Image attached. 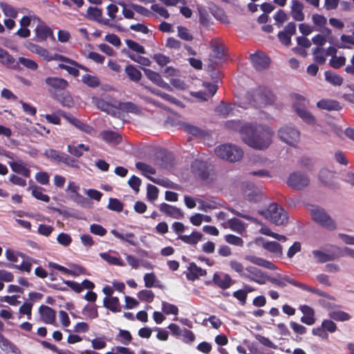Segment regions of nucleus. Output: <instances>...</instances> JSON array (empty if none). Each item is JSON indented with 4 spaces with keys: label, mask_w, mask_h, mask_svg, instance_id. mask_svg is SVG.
<instances>
[{
    "label": "nucleus",
    "mask_w": 354,
    "mask_h": 354,
    "mask_svg": "<svg viewBox=\"0 0 354 354\" xmlns=\"http://www.w3.org/2000/svg\"><path fill=\"white\" fill-rule=\"evenodd\" d=\"M212 282L214 285L223 290H226L230 288L234 283L229 274L218 272H214Z\"/></svg>",
    "instance_id": "15"
},
{
    "label": "nucleus",
    "mask_w": 354,
    "mask_h": 354,
    "mask_svg": "<svg viewBox=\"0 0 354 354\" xmlns=\"http://www.w3.org/2000/svg\"><path fill=\"white\" fill-rule=\"evenodd\" d=\"M178 36L183 40L191 41L193 40L194 37L191 34L189 30L186 27L179 26L177 27Z\"/></svg>",
    "instance_id": "55"
},
{
    "label": "nucleus",
    "mask_w": 354,
    "mask_h": 354,
    "mask_svg": "<svg viewBox=\"0 0 354 354\" xmlns=\"http://www.w3.org/2000/svg\"><path fill=\"white\" fill-rule=\"evenodd\" d=\"M138 297L142 301L151 303L153 300L154 293L150 290H142L138 292Z\"/></svg>",
    "instance_id": "58"
},
{
    "label": "nucleus",
    "mask_w": 354,
    "mask_h": 354,
    "mask_svg": "<svg viewBox=\"0 0 354 354\" xmlns=\"http://www.w3.org/2000/svg\"><path fill=\"white\" fill-rule=\"evenodd\" d=\"M304 5L301 2L298 0H292L291 1L290 7V15L297 21H302L305 19V15L304 13Z\"/></svg>",
    "instance_id": "24"
},
{
    "label": "nucleus",
    "mask_w": 354,
    "mask_h": 354,
    "mask_svg": "<svg viewBox=\"0 0 354 354\" xmlns=\"http://www.w3.org/2000/svg\"><path fill=\"white\" fill-rule=\"evenodd\" d=\"M283 280L286 281L287 283L295 286V287H297V288H299L304 290H306V291H308V292H313L314 294H316L319 296H322V297H326V298H328V299H333V297L329 295L328 294L327 292H324V291H322L321 290H319V289H317V288H313V287H310V286H308L303 283H301V282H299L289 277H284L283 278Z\"/></svg>",
    "instance_id": "17"
},
{
    "label": "nucleus",
    "mask_w": 354,
    "mask_h": 354,
    "mask_svg": "<svg viewBox=\"0 0 354 354\" xmlns=\"http://www.w3.org/2000/svg\"><path fill=\"white\" fill-rule=\"evenodd\" d=\"M314 55L313 60L317 64L322 65L326 61V56L324 53V49L320 47H316L312 50Z\"/></svg>",
    "instance_id": "44"
},
{
    "label": "nucleus",
    "mask_w": 354,
    "mask_h": 354,
    "mask_svg": "<svg viewBox=\"0 0 354 354\" xmlns=\"http://www.w3.org/2000/svg\"><path fill=\"white\" fill-rule=\"evenodd\" d=\"M55 97L64 106L71 107L73 105V98L67 93L57 94Z\"/></svg>",
    "instance_id": "46"
},
{
    "label": "nucleus",
    "mask_w": 354,
    "mask_h": 354,
    "mask_svg": "<svg viewBox=\"0 0 354 354\" xmlns=\"http://www.w3.org/2000/svg\"><path fill=\"white\" fill-rule=\"evenodd\" d=\"M126 44L130 49L138 53L145 54L146 53L145 48L133 40L127 39Z\"/></svg>",
    "instance_id": "62"
},
{
    "label": "nucleus",
    "mask_w": 354,
    "mask_h": 354,
    "mask_svg": "<svg viewBox=\"0 0 354 354\" xmlns=\"http://www.w3.org/2000/svg\"><path fill=\"white\" fill-rule=\"evenodd\" d=\"M101 258L109 263L110 265L124 266L125 263L120 258L113 257L108 252H102L100 254Z\"/></svg>",
    "instance_id": "47"
},
{
    "label": "nucleus",
    "mask_w": 354,
    "mask_h": 354,
    "mask_svg": "<svg viewBox=\"0 0 354 354\" xmlns=\"http://www.w3.org/2000/svg\"><path fill=\"white\" fill-rule=\"evenodd\" d=\"M233 109L234 108L230 104H226L223 101H221L219 104L216 106L214 111L218 115L225 118L230 114Z\"/></svg>",
    "instance_id": "43"
},
{
    "label": "nucleus",
    "mask_w": 354,
    "mask_h": 354,
    "mask_svg": "<svg viewBox=\"0 0 354 354\" xmlns=\"http://www.w3.org/2000/svg\"><path fill=\"white\" fill-rule=\"evenodd\" d=\"M28 48L32 53H36L41 57L44 60L47 62H50L53 60H67L66 57L59 54H55L53 55L46 48L33 43H30Z\"/></svg>",
    "instance_id": "12"
},
{
    "label": "nucleus",
    "mask_w": 354,
    "mask_h": 354,
    "mask_svg": "<svg viewBox=\"0 0 354 354\" xmlns=\"http://www.w3.org/2000/svg\"><path fill=\"white\" fill-rule=\"evenodd\" d=\"M162 310L166 315L172 314L177 315L178 314V307L176 305L167 301H162Z\"/></svg>",
    "instance_id": "57"
},
{
    "label": "nucleus",
    "mask_w": 354,
    "mask_h": 354,
    "mask_svg": "<svg viewBox=\"0 0 354 354\" xmlns=\"http://www.w3.org/2000/svg\"><path fill=\"white\" fill-rule=\"evenodd\" d=\"M263 248L268 252L274 254L276 257H281L283 254L282 246L276 241H263Z\"/></svg>",
    "instance_id": "32"
},
{
    "label": "nucleus",
    "mask_w": 354,
    "mask_h": 354,
    "mask_svg": "<svg viewBox=\"0 0 354 354\" xmlns=\"http://www.w3.org/2000/svg\"><path fill=\"white\" fill-rule=\"evenodd\" d=\"M93 101L96 106L104 112L109 113L113 109L112 105L103 99L96 97Z\"/></svg>",
    "instance_id": "56"
},
{
    "label": "nucleus",
    "mask_w": 354,
    "mask_h": 354,
    "mask_svg": "<svg viewBox=\"0 0 354 354\" xmlns=\"http://www.w3.org/2000/svg\"><path fill=\"white\" fill-rule=\"evenodd\" d=\"M136 167L138 169L142 171V174L145 176L148 179L151 180L152 182L160 185L159 180L154 179L152 177H150L147 175V174H155L156 173V169L152 167L151 166L147 165V163H145L143 162H138L136 164Z\"/></svg>",
    "instance_id": "31"
},
{
    "label": "nucleus",
    "mask_w": 354,
    "mask_h": 354,
    "mask_svg": "<svg viewBox=\"0 0 354 354\" xmlns=\"http://www.w3.org/2000/svg\"><path fill=\"white\" fill-rule=\"evenodd\" d=\"M28 190H32V195L37 200L48 203L50 197L42 193L43 188L37 185L29 186Z\"/></svg>",
    "instance_id": "42"
},
{
    "label": "nucleus",
    "mask_w": 354,
    "mask_h": 354,
    "mask_svg": "<svg viewBox=\"0 0 354 354\" xmlns=\"http://www.w3.org/2000/svg\"><path fill=\"white\" fill-rule=\"evenodd\" d=\"M125 73L130 79V80L138 82L142 78L141 72L134 66L129 64L125 68Z\"/></svg>",
    "instance_id": "39"
},
{
    "label": "nucleus",
    "mask_w": 354,
    "mask_h": 354,
    "mask_svg": "<svg viewBox=\"0 0 354 354\" xmlns=\"http://www.w3.org/2000/svg\"><path fill=\"white\" fill-rule=\"evenodd\" d=\"M245 271L247 272L243 275V278L245 279L256 282L260 285L265 284L268 281V276L256 267L248 266L245 268Z\"/></svg>",
    "instance_id": "13"
},
{
    "label": "nucleus",
    "mask_w": 354,
    "mask_h": 354,
    "mask_svg": "<svg viewBox=\"0 0 354 354\" xmlns=\"http://www.w3.org/2000/svg\"><path fill=\"white\" fill-rule=\"evenodd\" d=\"M62 115L69 123L87 134L92 135L95 131L93 127L84 123L71 114L64 113Z\"/></svg>",
    "instance_id": "18"
},
{
    "label": "nucleus",
    "mask_w": 354,
    "mask_h": 354,
    "mask_svg": "<svg viewBox=\"0 0 354 354\" xmlns=\"http://www.w3.org/2000/svg\"><path fill=\"white\" fill-rule=\"evenodd\" d=\"M206 274V270L198 267L194 262L189 263L187 272L186 273V277L188 280L194 281L199 277H205Z\"/></svg>",
    "instance_id": "22"
},
{
    "label": "nucleus",
    "mask_w": 354,
    "mask_h": 354,
    "mask_svg": "<svg viewBox=\"0 0 354 354\" xmlns=\"http://www.w3.org/2000/svg\"><path fill=\"white\" fill-rule=\"evenodd\" d=\"M82 314L91 319H96L99 316L96 305H86L82 310Z\"/></svg>",
    "instance_id": "50"
},
{
    "label": "nucleus",
    "mask_w": 354,
    "mask_h": 354,
    "mask_svg": "<svg viewBox=\"0 0 354 354\" xmlns=\"http://www.w3.org/2000/svg\"><path fill=\"white\" fill-rule=\"evenodd\" d=\"M39 313L43 322L46 324H54L56 320V312L52 308L42 305L39 307Z\"/></svg>",
    "instance_id": "27"
},
{
    "label": "nucleus",
    "mask_w": 354,
    "mask_h": 354,
    "mask_svg": "<svg viewBox=\"0 0 354 354\" xmlns=\"http://www.w3.org/2000/svg\"><path fill=\"white\" fill-rule=\"evenodd\" d=\"M299 310L304 314L301 317V322L306 325L311 326L315 323L314 309L308 305H301Z\"/></svg>",
    "instance_id": "25"
},
{
    "label": "nucleus",
    "mask_w": 354,
    "mask_h": 354,
    "mask_svg": "<svg viewBox=\"0 0 354 354\" xmlns=\"http://www.w3.org/2000/svg\"><path fill=\"white\" fill-rule=\"evenodd\" d=\"M107 208L117 212H121L124 208V204L118 198H110Z\"/></svg>",
    "instance_id": "51"
},
{
    "label": "nucleus",
    "mask_w": 354,
    "mask_h": 354,
    "mask_svg": "<svg viewBox=\"0 0 354 354\" xmlns=\"http://www.w3.org/2000/svg\"><path fill=\"white\" fill-rule=\"evenodd\" d=\"M312 253L318 263H324L343 257V253L341 251V248L336 245L330 246V248L327 249L326 252H323L319 250H315L312 251Z\"/></svg>",
    "instance_id": "6"
},
{
    "label": "nucleus",
    "mask_w": 354,
    "mask_h": 354,
    "mask_svg": "<svg viewBox=\"0 0 354 354\" xmlns=\"http://www.w3.org/2000/svg\"><path fill=\"white\" fill-rule=\"evenodd\" d=\"M245 97L249 104L257 109L264 107L274 101V95L269 88L265 86H259L248 91L245 93Z\"/></svg>",
    "instance_id": "2"
},
{
    "label": "nucleus",
    "mask_w": 354,
    "mask_h": 354,
    "mask_svg": "<svg viewBox=\"0 0 354 354\" xmlns=\"http://www.w3.org/2000/svg\"><path fill=\"white\" fill-rule=\"evenodd\" d=\"M279 136L284 142L295 146L300 139L299 131L294 127H283L279 130Z\"/></svg>",
    "instance_id": "10"
},
{
    "label": "nucleus",
    "mask_w": 354,
    "mask_h": 354,
    "mask_svg": "<svg viewBox=\"0 0 354 354\" xmlns=\"http://www.w3.org/2000/svg\"><path fill=\"white\" fill-rule=\"evenodd\" d=\"M68 151L73 156L80 158L84 151H89V147L84 144H79L78 145H68L67 147Z\"/></svg>",
    "instance_id": "37"
},
{
    "label": "nucleus",
    "mask_w": 354,
    "mask_h": 354,
    "mask_svg": "<svg viewBox=\"0 0 354 354\" xmlns=\"http://www.w3.org/2000/svg\"><path fill=\"white\" fill-rule=\"evenodd\" d=\"M45 82L50 87L48 91L55 95H57V92L64 91L68 86V82L66 80L57 77H48Z\"/></svg>",
    "instance_id": "14"
},
{
    "label": "nucleus",
    "mask_w": 354,
    "mask_h": 354,
    "mask_svg": "<svg viewBox=\"0 0 354 354\" xmlns=\"http://www.w3.org/2000/svg\"><path fill=\"white\" fill-rule=\"evenodd\" d=\"M215 153L222 159L230 162H236L243 157V151L235 145L225 144L216 147Z\"/></svg>",
    "instance_id": "5"
},
{
    "label": "nucleus",
    "mask_w": 354,
    "mask_h": 354,
    "mask_svg": "<svg viewBox=\"0 0 354 354\" xmlns=\"http://www.w3.org/2000/svg\"><path fill=\"white\" fill-rule=\"evenodd\" d=\"M120 106L121 109L132 113H137L140 111V108L131 102L121 103Z\"/></svg>",
    "instance_id": "64"
},
{
    "label": "nucleus",
    "mask_w": 354,
    "mask_h": 354,
    "mask_svg": "<svg viewBox=\"0 0 354 354\" xmlns=\"http://www.w3.org/2000/svg\"><path fill=\"white\" fill-rule=\"evenodd\" d=\"M102 15V10L97 7H89L87 10V17L89 19L100 21Z\"/></svg>",
    "instance_id": "54"
},
{
    "label": "nucleus",
    "mask_w": 354,
    "mask_h": 354,
    "mask_svg": "<svg viewBox=\"0 0 354 354\" xmlns=\"http://www.w3.org/2000/svg\"><path fill=\"white\" fill-rule=\"evenodd\" d=\"M226 129L238 131L242 134L243 142L248 146L263 150L267 149L274 134L271 128L268 126L259 125L253 127L249 124H243L241 120H228L225 123Z\"/></svg>",
    "instance_id": "1"
},
{
    "label": "nucleus",
    "mask_w": 354,
    "mask_h": 354,
    "mask_svg": "<svg viewBox=\"0 0 354 354\" xmlns=\"http://www.w3.org/2000/svg\"><path fill=\"white\" fill-rule=\"evenodd\" d=\"M18 64H22L26 68L35 71L38 68V64L36 62L32 59H28L24 57H20L17 61Z\"/></svg>",
    "instance_id": "53"
},
{
    "label": "nucleus",
    "mask_w": 354,
    "mask_h": 354,
    "mask_svg": "<svg viewBox=\"0 0 354 354\" xmlns=\"http://www.w3.org/2000/svg\"><path fill=\"white\" fill-rule=\"evenodd\" d=\"M111 233L116 238L122 241H126L132 245H136L137 244V242L136 241V239L135 237V234L132 232H129L125 234H123L115 230H111Z\"/></svg>",
    "instance_id": "40"
},
{
    "label": "nucleus",
    "mask_w": 354,
    "mask_h": 354,
    "mask_svg": "<svg viewBox=\"0 0 354 354\" xmlns=\"http://www.w3.org/2000/svg\"><path fill=\"white\" fill-rule=\"evenodd\" d=\"M250 59L254 68L258 71L267 68L270 62V58L261 51L250 55Z\"/></svg>",
    "instance_id": "16"
},
{
    "label": "nucleus",
    "mask_w": 354,
    "mask_h": 354,
    "mask_svg": "<svg viewBox=\"0 0 354 354\" xmlns=\"http://www.w3.org/2000/svg\"><path fill=\"white\" fill-rule=\"evenodd\" d=\"M103 306L113 313L121 311L120 300L117 297H105L103 300Z\"/></svg>",
    "instance_id": "30"
},
{
    "label": "nucleus",
    "mask_w": 354,
    "mask_h": 354,
    "mask_svg": "<svg viewBox=\"0 0 354 354\" xmlns=\"http://www.w3.org/2000/svg\"><path fill=\"white\" fill-rule=\"evenodd\" d=\"M63 283L67 285V286L71 288V290H73L74 292L77 293H80L84 288L92 290L95 288L94 283L88 279L83 280L82 283H79L74 281L63 279Z\"/></svg>",
    "instance_id": "21"
},
{
    "label": "nucleus",
    "mask_w": 354,
    "mask_h": 354,
    "mask_svg": "<svg viewBox=\"0 0 354 354\" xmlns=\"http://www.w3.org/2000/svg\"><path fill=\"white\" fill-rule=\"evenodd\" d=\"M312 21L317 28H324L327 24V19L322 15L313 14L312 15Z\"/></svg>",
    "instance_id": "59"
},
{
    "label": "nucleus",
    "mask_w": 354,
    "mask_h": 354,
    "mask_svg": "<svg viewBox=\"0 0 354 354\" xmlns=\"http://www.w3.org/2000/svg\"><path fill=\"white\" fill-rule=\"evenodd\" d=\"M44 156L57 164L63 163L73 168H78V161L68 154L53 149H48L44 151Z\"/></svg>",
    "instance_id": "8"
},
{
    "label": "nucleus",
    "mask_w": 354,
    "mask_h": 354,
    "mask_svg": "<svg viewBox=\"0 0 354 354\" xmlns=\"http://www.w3.org/2000/svg\"><path fill=\"white\" fill-rule=\"evenodd\" d=\"M329 317L337 322H345L351 319V315L342 310H333L329 313Z\"/></svg>",
    "instance_id": "45"
},
{
    "label": "nucleus",
    "mask_w": 354,
    "mask_h": 354,
    "mask_svg": "<svg viewBox=\"0 0 354 354\" xmlns=\"http://www.w3.org/2000/svg\"><path fill=\"white\" fill-rule=\"evenodd\" d=\"M82 81L84 84L91 88H96L100 84V79L97 76L89 74L84 75L82 77Z\"/></svg>",
    "instance_id": "49"
},
{
    "label": "nucleus",
    "mask_w": 354,
    "mask_h": 354,
    "mask_svg": "<svg viewBox=\"0 0 354 354\" xmlns=\"http://www.w3.org/2000/svg\"><path fill=\"white\" fill-rule=\"evenodd\" d=\"M345 64L346 58L343 56H335L334 57H331V59L329 61V65L335 69H338L341 68L342 66H344Z\"/></svg>",
    "instance_id": "61"
},
{
    "label": "nucleus",
    "mask_w": 354,
    "mask_h": 354,
    "mask_svg": "<svg viewBox=\"0 0 354 354\" xmlns=\"http://www.w3.org/2000/svg\"><path fill=\"white\" fill-rule=\"evenodd\" d=\"M246 259L252 263H254L257 266H261L271 270H274L277 269L275 265L272 263L271 261H269L261 257H258L254 255H249L246 257Z\"/></svg>",
    "instance_id": "29"
},
{
    "label": "nucleus",
    "mask_w": 354,
    "mask_h": 354,
    "mask_svg": "<svg viewBox=\"0 0 354 354\" xmlns=\"http://www.w3.org/2000/svg\"><path fill=\"white\" fill-rule=\"evenodd\" d=\"M260 214L277 225H283L288 220L287 212L277 203L270 204L267 209L261 211Z\"/></svg>",
    "instance_id": "4"
},
{
    "label": "nucleus",
    "mask_w": 354,
    "mask_h": 354,
    "mask_svg": "<svg viewBox=\"0 0 354 354\" xmlns=\"http://www.w3.org/2000/svg\"><path fill=\"white\" fill-rule=\"evenodd\" d=\"M159 210L173 218L181 219L184 217V213L180 208L165 203L160 204Z\"/></svg>",
    "instance_id": "20"
},
{
    "label": "nucleus",
    "mask_w": 354,
    "mask_h": 354,
    "mask_svg": "<svg viewBox=\"0 0 354 354\" xmlns=\"http://www.w3.org/2000/svg\"><path fill=\"white\" fill-rule=\"evenodd\" d=\"M227 223L231 230L239 234H242L245 230L244 223L241 220L236 218H232L229 219Z\"/></svg>",
    "instance_id": "38"
},
{
    "label": "nucleus",
    "mask_w": 354,
    "mask_h": 354,
    "mask_svg": "<svg viewBox=\"0 0 354 354\" xmlns=\"http://www.w3.org/2000/svg\"><path fill=\"white\" fill-rule=\"evenodd\" d=\"M325 80L333 86H340L344 82V79L335 73L327 71L324 73Z\"/></svg>",
    "instance_id": "41"
},
{
    "label": "nucleus",
    "mask_w": 354,
    "mask_h": 354,
    "mask_svg": "<svg viewBox=\"0 0 354 354\" xmlns=\"http://www.w3.org/2000/svg\"><path fill=\"white\" fill-rule=\"evenodd\" d=\"M35 31L37 41H44L48 37L52 38L54 40L55 39L52 29L46 25L41 24L37 26Z\"/></svg>",
    "instance_id": "23"
},
{
    "label": "nucleus",
    "mask_w": 354,
    "mask_h": 354,
    "mask_svg": "<svg viewBox=\"0 0 354 354\" xmlns=\"http://www.w3.org/2000/svg\"><path fill=\"white\" fill-rule=\"evenodd\" d=\"M192 173L201 180L212 179L214 175L213 168L207 162L198 159L194 160L191 165Z\"/></svg>",
    "instance_id": "9"
},
{
    "label": "nucleus",
    "mask_w": 354,
    "mask_h": 354,
    "mask_svg": "<svg viewBox=\"0 0 354 354\" xmlns=\"http://www.w3.org/2000/svg\"><path fill=\"white\" fill-rule=\"evenodd\" d=\"M159 190L155 185L149 184L147 188V197L151 202L154 201L158 196Z\"/></svg>",
    "instance_id": "60"
},
{
    "label": "nucleus",
    "mask_w": 354,
    "mask_h": 354,
    "mask_svg": "<svg viewBox=\"0 0 354 354\" xmlns=\"http://www.w3.org/2000/svg\"><path fill=\"white\" fill-rule=\"evenodd\" d=\"M0 63L12 70L19 71L21 69L20 65L18 64L15 57L8 50L1 47H0Z\"/></svg>",
    "instance_id": "19"
},
{
    "label": "nucleus",
    "mask_w": 354,
    "mask_h": 354,
    "mask_svg": "<svg viewBox=\"0 0 354 354\" xmlns=\"http://www.w3.org/2000/svg\"><path fill=\"white\" fill-rule=\"evenodd\" d=\"M203 234L196 231H193L189 235L180 234L178 239L185 243L196 245L202 239Z\"/></svg>",
    "instance_id": "36"
},
{
    "label": "nucleus",
    "mask_w": 354,
    "mask_h": 354,
    "mask_svg": "<svg viewBox=\"0 0 354 354\" xmlns=\"http://www.w3.org/2000/svg\"><path fill=\"white\" fill-rule=\"evenodd\" d=\"M309 183L308 176L300 172H293L290 174L287 184L292 189L301 190L306 187Z\"/></svg>",
    "instance_id": "11"
},
{
    "label": "nucleus",
    "mask_w": 354,
    "mask_h": 354,
    "mask_svg": "<svg viewBox=\"0 0 354 354\" xmlns=\"http://www.w3.org/2000/svg\"><path fill=\"white\" fill-rule=\"evenodd\" d=\"M290 96L294 100L292 106L297 114L306 123L309 124H315L316 122V119L307 109L309 102L306 100V98L298 93H292L290 95Z\"/></svg>",
    "instance_id": "3"
},
{
    "label": "nucleus",
    "mask_w": 354,
    "mask_h": 354,
    "mask_svg": "<svg viewBox=\"0 0 354 354\" xmlns=\"http://www.w3.org/2000/svg\"><path fill=\"white\" fill-rule=\"evenodd\" d=\"M198 12L200 24L205 27L209 26L211 24V19L207 12L204 9H200Z\"/></svg>",
    "instance_id": "63"
},
{
    "label": "nucleus",
    "mask_w": 354,
    "mask_h": 354,
    "mask_svg": "<svg viewBox=\"0 0 354 354\" xmlns=\"http://www.w3.org/2000/svg\"><path fill=\"white\" fill-rule=\"evenodd\" d=\"M10 165L14 172L21 174L26 178L30 176V170L25 166L23 161H15L11 162Z\"/></svg>",
    "instance_id": "33"
},
{
    "label": "nucleus",
    "mask_w": 354,
    "mask_h": 354,
    "mask_svg": "<svg viewBox=\"0 0 354 354\" xmlns=\"http://www.w3.org/2000/svg\"><path fill=\"white\" fill-rule=\"evenodd\" d=\"M145 73L147 77L156 85L166 90H172V88L169 86V84L162 80L161 75L158 73H156L151 69H145Z\"/></svg>",
    "instance_id": "26"
},
{
    "label": "nucleus",
    "mask_w": 354,
    "mask_h": 354,
    "mask_svg": "<svg viewBox=\"0 0 354 354\" xmlns=\"http://www.w3.org/2000/svg\"><path fill=\"white\" fill-rule=\"evenodd\" d=\"M310 214L313 219L322 227L328 230H335L337 228L335 221L326 213L324 209L315 207L311 209Z\"/></svg>",
    "instance_id": "7"
},
{
    "label": "nucleus",
    "mask_w": 354,
    "mask_h": 354,
    "mask_svg": "<svg viewBox=\"0 0 354 354\" xmlns=\"http://www.w3.org/2000/svg\"><path fill=\"white\" fill-rule=\"evenodd\" d=\"M0 7L6 16L12 18H16L17 17V10L10 4L6 3H1Z\"/></svg>",
    "instance_id": "52"
},
{
    "label": "nucleus",
    "mask_w": 354,
    "mask_h": 354,
    "mask_svg": "<svg viewBox=\"0 0 354 354\" xmlns=\"http://www.w3.org/2000/svg\"><path fill=\"white\" fill-rule=\"evenodd\" d=\"M101 138L108 143L118 144L122 140L121 136L113 131H102L100 133Z\"/></svg>",
    "instance_id": "34"
},
{
    "label": "nucleus",
    "mask_w": 354,
    "mask_h": 354,
    "mask_svg": "<svg viewBox=\"0 0 354 354\" xmlns=\"http://www.w3.org/2000/svg\"><path fill=\"white\" fill-rule=\"evenodd\" d=\"M1 333L2 331H0V346L1 347L2 350L10 353H18L19 349L17 348V346L10 340L6 338Z\"/></svg>",
    "instance_id": "35"
},
{
    "label": "nucleus",
    "mask_w": 354,
    "mask_h": 354,
    "mask_svg": "<svg viewBox=\"0 0 354 354\" xmlns=\"http://www.w3.org/2000/svg\"><path fill=\"white\" fill-rule=\"evenodd\" d=\"M317 106L327 111H339L342 109L339 102L334 100L322 99L317 102Z\"/></svg>",
    "instance_id": "28"
},
{
    "label": "nucleus",
    "mask_w": 354,
    "mask_h": 354,
    "mask_svg": "<svg viewBox=\"0 0 354 354\" xmlns=\"http://www.w3.org/2000/svg\"><path fill=\"white\" fill-rule=\"evenodd\" d=\"M210 46L216 58L221 59L224 56V47L217 39L212 40Z\"/></svg>",
    "instance_id": "48"
}]
</instances>
